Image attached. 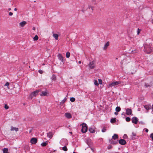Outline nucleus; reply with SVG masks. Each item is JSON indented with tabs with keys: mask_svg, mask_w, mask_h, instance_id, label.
<instances>
[{
	"mask_svg": "<svg viewBox=\"0 0 153 153\" xmlns=\"http://www.w3.org/2000/svg\"><path fill=\"white\" fill-rule=\"evenodd\" d=\"M67 98L65 97L62 101L60 102V105H62L65 102L66 100H67Z\"/></svg>",
	"mask_w": 153,
	"mask_h": 153,
	"instance_id": "b1692460",
	"label": "nucleus"
},
{
	"mask_svg": "<svg viewBox=\"0 0 153 153\" xmlns=\"http://www.w3.org/2000/svg\"><path fill=\"white\" fill-rule=\"evenodd\" d=\"M75 99L74 97H71L70 99V100L72 102H74L75 101Z\"/></svg>",
	"mask_w": 153,
	"mask_h": 153,
	"instance_id": "c756f323",
	"label": "nucleus"
},
{
	"mask_svg": "<svg viewBox=\"0 0 153 153\" xmlns=\"http://www.w3.org/2000/svg\"><path fill=\"white\" fill-rule=\"evenodd\" d=\"M126 114L128 115H131L132 114V110L129 108H128L127 109H126Z\"/></svg>",
	"mask_w": 153,
	"mask_h": 153,
	"instance_id": "0eeeda50",
	"label": "nucleus"
},
{
	"mask_svg": "<svg viewBox=\"0 0 153 153\" xmlns=\"http://www.w3.org/2000/svg\"><path fill=\"white\" fill-rule=\"evenodd\" d=\"M150 137L152 138V140H153V133H152L151 134Z\"/></svg>",
	"mask_w": 153,
	"mask_h": 153,
	"instance_id": "ea45409f",
	"label": "nucleus"
},
{
	"mask_svg": "<svg viewBox=\"0 0 153 153\" xmlns=\"http://www.w3.org/2000/svg\"><path fill=\"white\" fill-rule=\"evenodd\" d=\"M66 56L67 58H69L70 56V52H67L66 53Z\"/></svg>",
	"mask_w": 153,
	"mask_h": 153,
	"instance_id": "bb28decb",
	"label": "nucleus"
},
{
	"mask_svg": "<svg viewBox=\"0 0 153 153\" xmlns=\"http://www.w3.org/2000/svg\"><path fill=\"white\" fill-rule=\"evenodd\" d=\"M109 45V42H106V43L105 44V45H104V46L103 47V49L104 50H105L108 47Z\"/></svg>",
	"mask_w": 153,
	"mask_h": 153,
	"instance_id": "2eb2a0df",
	"label": "nucleus"
},
{
	"mask_svg": "<svg viewBox=\"0 0 153 153\" xmlns=\"http://www.w3.org/2000/svg\"><path fill=\"white\" fill-rule=\"evenodd\" d=\"M123 137L124 138L126 139V138H128V137H127V136L126 134H125L123 136Z\"/></svg>",
	"mask_w": 153,
	"mask_h": 153,
	"instance_id": "58836bf2",
	"label": "nucleus"
},
{
	"mask_svg": "<svg viewBox=\"0 0 153 153\" xmlns=\"http://www.w3.org/2000/svg\"><path fill=\"white\" fill-rule=\"evenodd\" d=\"M33 30H35V29H36V28H35V27H33Z\"/></svg>",
	"mask_w": 153,
	"mask_h": 153,
	"instance_id": "8fccbe9b",
	"label": "nucleus"
},
{
	"mask_svg": "<svg viewBox=\"0 0 153 153\" xmlns=\"http://www.w3.org/2000/svg\"><path fill=\"white\" fill-rule=\"evenodd\" d=\"M58 59L62 62H63V56L61 54H59L57 55Z\"/></svg>",
	"mask_w": 153,
	"mask_h": 153,
	"instance_id": "1a4fd4ad",
	"label": "nucleus"
},
{
	"mask_svg": "<svg viewBox=\"0 0 153 153\" xmlns=\"http://www.w3.org/2000/svg\"><path fill=\"white\" fill-rule=\"evenodd\" d=\"M112 148V146L111 145H109L108 147V149H110Z\"/></svg>",
	"mask_w": 153,
	"mask_h": 153,
	"instance_id": "a19ab883",
	"label": "nucleus"
},
{
	"mask_svg": "<svg viewBox=\"0 0 153 153\" xmlns=\"http://www.w3.org/2000/svg\"><path fill=\"white\" fill-rule=\"evenodd\" d=\"M11 10V9L10 8H9L8 9V10H9V11H10V10Z\"/></svg>",
	"mask_w": 153,
	"mask_h": 153,
	"instance_id": "5fc2aeb1",
	"label": "nucleus"
},
{
	"mask_svg": "<svg viewBox=\"0 0 153 153\" xmlns=\"http://www.w3.org/2000/svg\"><path fill=\"white\" fill-rule=\"evenodd\" d=\"M141 30L139 29V28H138L137 30V35H139L140 33V31Z\"/></svg>",
	"mask_w": 153,
	"mask_h": 153,
	"instance_id": "f704fd0d",
	"label": "nucleus"
},
{
	"mask_svg": "<svg viewBox=\"0 0 153 153\" xmlns=\"http://www.w3.org/2000/svg\"><path fill=\"white\" fill-rule=\"evenodd\" d=\"M53 36L55 38L56 40H57L58 39V35L56 33H53Z\"/></svg>",
	"mask_w": 153,
	"mask_h": 153,
	"instance_id": "a211bd4d",
	"label": "nucleus"
},
{
	"mask_svg": "<svg viewBox=\"0 0 153 153\" xmlns=\"http://www.w3.org/2000/svg\"><path fill=\"white\" fill-rule=\"evenodd\" d=\"M88 9H89L90 8L91 9V10H94V7L91 6V5H88Z\"/></svg>",
	"mask_w": 153,
	"mask_h": 153,
	"instance_id": "2f4dec72",
	"label": "nucleus"
},
{
	"mask_svg": "<svg viewBox=\"0 0 153 153\" xmlns=\"http://www.w3.org/2000/svg\"><path fill=\"white\" fill-rule=\"evenodd\" d=\"M115 110L117 112H119L121 110V108H120V107L117 106L115 108Z\"/></svg>",
	"mask_w": 153,
	"mask_h": 153,
	"instance_id": "4be33fe9",
	"label": "nucleus"
},
{
	"mask_svg": "<svg viewBox=\"0 0 153 153\" xmlns=\"http://www.w3.org/2000/svg\"><path fill=\"white\" fill-rule=\"evenodd\" d=\"M106 130V129L105 127H103L102 130V132H105Z\"/></svg>",
	"mask_w": 153,
	"mask_h": 153,
	"instance_id": "72a5a7b5",
	"label": "nucleus"
},
{
	"mask_svg": "<svg viewBox=\"0 0 153 153\" xmlns=\"http://www.w3.org/2000/svg\"><path fill=\"white\" fill-rule=\"evenodd\" d=\"M112 138L115 140L118 138V135L116 134H114L112 137Z\"/></svg>",
	"mask_w": 153,
	"mask_h": 153,
	"instance_id": "f3484780",
	"label": "nucleus"
},
{
	"mask_svg": "<svg viewBox=\"0 0 153 153\" xmlns=\"http://www.w3.org/2000/svg\"><path fill=\"white\" fill-rule=\"evenodd\" d=\"M152 22L153 24V18L152 20Z\"/></svg>",
	"mask_w": 153,
	"mask_h": 153,
	"instance_id": "4d7b16f0",
	"label": "nucleus"
},
{
	"mask_svg": "<svg viewBox=\"0 0 153 153\" xmlns=\"http://www.w3.org/2000/svg\"><path fill=\"white\" fill-rule=\"evenodd\" d=\"M40 90H37L32 92L30 95V98L32 99L34 97H36L38 94V93L40 91Z\"/></svg>",
	"mask_w": 153,
	"mask_h": 153,
	"instance_id": "f03ea898",
	"label": "nucleus"
},
{
	"mask_svg": "<svg viewBox=\"0 0 153 153\" xmlns=\"http://www.w3.org/2000/svg\"><path fill=\"white\" fill-rule=\"evenodd\" d=\"M95 62L94 61H93L90 62L88 65L90 68L91 69L94 68L95 66Z\"/></svg>",
	"mask_w": 153,
	"mask_h": 153,
	"instance_id": "7ed1b4c3",
	"label": "nucleus"
},
{
	"mask_svg": "<svg viewBox=\"0 0 153 153\" xmlns=\"http://www.w3.org/2000/svg\"><path fill=\"white\" fill-rule=\"evenodd\" d=\"M48 94V93L46 91H42L41 94H40V96H47Z\"/></svg>",
	"mask_w": 153,
	"mask_h": 153,
	"instance_id": "f8f14e48",
	"label": "nucleus"
},
{
	"mask_svg": "<svg viewBox=\"0 0 153 153\" xmlns=\"http://www.w3.org/2000/svg\"><path fill=\"white\" fill-rule=\"evenodd\" d=\"M38 36L37 35H36L33 39L34 41H36L38 40Z\"/></svg>",
	"mask_w": 153,
	"mask_h": 153,
	"instance_id": "a878e982",
	"label": "nucleus"
},
{
	"mask_svg": "<svg viewBox=\"0 0 153 153\" xmlns=\"http://www.w3.org/2000/svg\"><path fill=\"white\" fill-rule=\"evenodd\" d=\"M73 153H76V152H74Z\"/></svg>",
	"mask_w": 153,
	"mask_h": 153,
	"instance_id": "052dcab7",
	"label": "nucleus"
},
{
	"mask_svg": "<svg viewBox=\"0 0 153 153\" xmlns=\"http://www.w3.org/2000/svg\"><path fill=\"white\" fill-rule=\"evenodd\" d=\"M94 84L96 86L98 85L99 83H98L97 80H94Z\"/></svg>",
	"mask_w": 153,
	"mask_h": 153,
	"instance_id": "7c9ffc66",
	"label": "nucleus"
},
{
	"mask_svg": "<svg viewBox=\"0 0 153 153\" xmlns=\"http://www.w3.org/2000/svg\"><path fill=\"white\" fill-rule=\"evenodd\" d=\"M132 134L134 136H136V134L134 132H132Z\"/></svg>",
	"mask_w": 153,
	"mask_h": 153,
	"instance_id": "a18cd8bd",
	"label": "nucleus"
},
{
	"mask_svg": "<svg viewBox=\"0 0 153 153\" xmlns=\"http://www.w3.org/2000/svg\"><path fill=\"white\" fill-rule=\"evenodd\" d=\"M97 4V3H94V4Z\"/></svg>",
	"mask_w": 153,
	"mask_h": 153,
	"instance_id": "bf43d9fd",
	"label": "nucleus"
},
{
	"mask_svg": "<svg viewBox=\"0 0 153 153\" xmlns=\"http://www.w3.org/2000/svg\"><path fill=\"white\" fill-rule=\"evenodd\" d=\"M62 149L65 151H67L68 150V149L66 146H64L62 147Z\"/></svg>",
	"mask_w": 153,
	"mask_h": 153,
	"instance_id": "cd10ccee",
	"label": "nucleus"
},
{
	"mask_svg": "<svg viewBox=\"0 0 153 153\" xmlns=\"http://www.w3.org/2000/svg\"><path fill=\"white\" fill-rule=\"evenodd\" d=\"M9 106L6 104L5 105V106H4V108L6 109H7L9 108Z\"/></svg>",
	"mask_w": 153,
	"mask_h": 153,
	"instance_id": "e433bc0d",
	"label": "nucleus"
},
{
	"mask_svg": "<svg viewBox=\"0 0 153 153\" xmlns=\"http://www.w3.org/2000/svg\"><path fill=\"white\" fill-rule=\"evenodd\" d=\"M9 15L10 16H12L13 15V13L11 12H10L9 13Z\"/></svg>",
	"mask_w": 153,
	"mask_h": 153,
	"instance_id": "37998d69",
	"label": "nucleus"
},
{
	"mask_svg": "<svg viewBox=\"0 0 153 153\" xmlns=\"http://www.w3.org/2000/svg\"><path fill=\"white\" fill-rule=\"evenodd\" d=\"M65 117L68 118H70L71 117V114L68 113H66L65 114Z\"/></svg>",
	"mask_w": 153,
	"mask_h": 153,
	"instance_id": "4468645a",
	"label": "nucleus"
},
{
	"mask_svg": "<svg viewBox=\"0 0 153 153\" xmlns=\"http://www.w3.org/2000/svg\"><path fill=\"white\" fill-rule=\"evenodd\" d=\"M116 59H117V58H116Z\"/></svg>",
	"mask_w": 153,
	"mask_h": 153,
	"instance_id": "0e129e2a",
	"label": "nucleus"
},
{
	"mask_svg": "<svg viewBox=\"0 0 153 153\" xmlns=\"http://www.w3.org/2000/svg\"><path fill=\"white\" fill-rule=\"evenodd\" d=\"M144 48V51L146 52L147 53H149L151 52L152 50L151 49H149V48H147L146 47H145Z\"/></svg>",
	"mask_w": 153,
	"mask_h": 153,
	"instance_id": "423d86ee",
	"label": "nucleus"
},
{
	"mask_svg": "<svg viewBox=\"0 0 153 153\" xmlns=\"http://www.w3.org/2000/svg\"><path fill=\"white\" fill-rule=\"evenodd\" d=\"M149 130L147 129H146L145 130V131L146 132H148Z\"/></svg>",
	"mask_w": 153,
	"mask_h": 153,
	"instance_id": "09e8293b",
	"label": "nucleus"
},
{
	"mask_svg": "<svg viewBox=\"0 0 153 153\" xmlns=\"http://www.w3.org/2000/svg\"><path fill=\"white\" fill-rule=\"evenodd\" d=\"M14 10L15 11H16L17 10V9L16 8H15L14 9Z\"/></svg>",
	"mask_w": 153,
	"mask_h": 153,
	"instance_id": "603ef678",
	"label": "nucleus"
},
{
	"mask_svg": "<svg viewBox=\"0 0 153 153\" xmlns=\"http://www.w3.org/2000/svg\"><path fill=\"white\" fill-rule=\"evenodd\" d=\"M14 130H15L16 131H19V129L18 128L14 127L13 126H12L11 127V131H13Z\"/></svg>",
	"mask_w": 153,
	"mask_h": 153,
	"instance_id": "dca6fc26",
	"label": "nucleus"
},
{
	"mask_svg": "<svg viewBox=\"0 0 153 153\" xmlns=\"http://www.w3.org/2000/svg\"><path fill=\"white\" fill-rule=\"evenodd\" d=\"M69 133H70L71 134H72V132H69Z\"/></svg>",
	"mask_w": 153,
	"mask_h": 153,
	"instance_id": "6e6d98bb",
	"label": "nucleus"
},
{
	"mask_svg": "<svg viewBox=\"0 0 153 153\" xmlns=\"http://www.w3.org/2000/svg\"><path fill=\"white\" fill-rule=\"evenodd\" d=\"M89 131L91 133H93L94 132L95 130L94 129L92 128H90L89 129Z\"/></svg>",
	"mask_w": 153,
	"mask_h": 153,
	"instance_id": "aec40b11",
	"label": "nucleus"
},
{
	"mask_svg": "<svg viewBox=\"0 0 153 153\" xmlns=\"http://www.w3.org/2000/svg\"><path fill=\"white\" fill-rule=\"evenodd\" d=\"M114 114L115 115H117L118 114V113L117 112H115Z\"/></svg>",
	"mask_w": 153,
	"mask_h": 153,
	"instance_id": "de8ad7c7",
	"label": "nucleus"
},
{
	"mask_svg": "<svg viewBox=\"0 0 153 153\" xmlns=\"http://www.w3.org/2000/svg\"><path fill=\"white\" fill-rule=\"evenodd\" d=\"M98 81H99V83L100 84H101L102 83V81L101 79H98Z\"/></svg>",
	"mask_w": 153,
	"mask_h": 153,
	"instance_id": "4c0bfd02",
	"label": "nucleus"
},
{
	"mask_svg": "<svg viewBox=\"0 0 153 153\" xmlns=\"http://www.w3.org/2000/svg\"><path fill=\"white\" fill-rule=\"evenodd\" d=\"M81 125L82 126V131L83 133H85L88 130V127L86 124L84 123Z\"/></svg>",
	"mask_w": 153,
	"mask_h": 153,
	"instance_id": "f257e3e1",
	"label": "nucleus"
},
{
	"mask_svg": "<svg viewBox=\"0 0 153 153\" xmlns=\"http://www.w3.org/2000/svg\"><path fill=\"white\" fill-rule=\"evenodd\" d=\"M70 126H68V127H70Z\"/></svg>",
	"mask_w": 153,
	"mask_h": 153,
	"instance_id": "e2e57ef3",
	"label": "nucleus"
},
{
	"mask_svg": "<svg viewBox=\"0 0 153 153\" xmlns=\"http://www.w3.org/2000/svg\"><path fill=\"white\" fill-rule=\"evenodd\" d=\"M120 83V82L119 81H118H118H116V82H113L111 83L110 85V86H115V85H117L118 84H119Z\"/></svg>",
	"mask_w": 153,
	"mask_h": 153,
	"instance_id": "9d476101",
	"label": "nucleus"
},
{
	"mask_svg": "<svg viewBox=\"0 0 153 153\" xmlns=\"http://www.w3.org/2000/svg\"><path fill=\"white\" fill-rule=\"evenodd\" d=\"M53 134L52 132H49L48 133H47V136L50 139H51L53 135Z\"/></svg>",
	"mask_w": 153,
	"mask_h": 153,
	"instance_id": "9b49d317",
	"label": "nucleus"
},
{
	"mask_svg": "<svg viewBox=\"0 0 153 153\" xmlns=\"http://www.w3.org/2000/svg\"><path fill=\"white\" fill-rule=\"evenodd\" d=\"M3 153H9L8 152V149L7 148H4L3 149Z\"/></svg>",
	"mask_w": 153,
	"mask_h": 153,
	"instance_id": "412c9836",
	"label": "nucleus"
},
{
	"mask_svg": "<svg viewBox=\"0 0 153 153\" xmlns=\"http://www.w3.org/2000/svg\"><path fill=\"white\" fill-rule=\"evenodd\" d=\"M131 119L129 117H127L126 118V120L127 122H129L130 121Z\"/></svg>",
	"mask_w": 153,
	"mask_h": 153,
	"instance_id": "473e14b6",
	"label": "nucleus"
},
{
	"mask_svg": "<svg viewBox=\"0 0 153 153\" xmlns=\"http://www.w3.org/2000/svg\"><path fill=\"white\" fill-rule=\"evenodd\" d=\"M47 142L42 143H41V145L43 146H45L47 145Z\"/></svg>",
	"mask_w": 153,
	"mask_h": 153,
	"instance_id": "c85d7f7f",
	"label": "nucleus"
},
{
	"mask_svg": "<svg viewBox=\"0 0 153 153\" xmlns=\"http://www.w3.org/2000/svg\"><path fill=\"white\" fill-rule=\"evenodd\" d=\"M53 80L55 81L56 79V76L54 74L52 75V77L51 78Z\"/></svg>",
	"mask_w": 153,
	"mask_h": 153,
	"instance_id": "393cba45",
	"label": "nucleus"
},
{
	"mask_svg": "<svg viewBox=\"0 0 153 153\" xmlns=\"http://www.w3.org/2000/svg\"><path fill=\"white\" fill-rule=\"evenodd\" d=\"M87 143L88 145V143L87 142Z\"/></svg>",
	"mask_w": 153,
	"mask_h": 153,
	"instance_id": "680f3d73",
	"label": "nucleus"
},
{
	"mask_svg": "<svg viewBox=\"0 0 153 153\" xmlns=\"http://www.w3.org/2000/svg\"><path fill=\"white\" fill-rule=\"evenodd\" d=\"M37 141V139L35 138H33L30 140V142L33 144H35Z\"/></svg>",
	"mask_w": 153,
	"mask_h": 153,
	"instance_id": "6e6552de",
	"label": "nucleus"
},
{
	"mask_svg": "<svg viewBox=\"0 0 153 153\" xmlns=\"http://www.w3.org/2000/svg\"><path fill=\"white\" fill-rule=\"evenodd\" d=\"M39 72L41 74H42V73H43V71L41 70H39Z\"/></svg>",
	"mask_w": 153,
	"mask_h": 153,
	"instance_id": "79ce46f5",
	"label": "nucleus"
},
{
	"mask_svg": "<svg viewBox=\"0 0 153 153\" xmlns=\"http://www.w3.org/2000/svg\"><path fill=\"white\" fill-rule=\"evenodd\" d=\"M145 86H146V87H149L150 86V85H147L146 83L145 84Z\"/></svg>",
	"mask_w": 153,
	"mask_h": 153,
	"instance_id": "c03bdc74",
	"label": "nucleus"
},
{
	"mask_svg": "<svg viewBox=\"0 0 153 153\" xmlns=\"http://www.w3.org/2000/svg\"><path fill=\"white\" fill-rule=\"evenodd\" d=\"M27 24V22L25 21H23L19 23V25L22 27H23L24 26Z\"/></svg>",
	"mask_w": 153,
	"mask_h": 153,
	"instance_id": "ddd939ff",
	"label": "nucleus"
},
{
	"mask_svg": "<svg viewBox=\"0 0 153 153\" xmlns=\"http://www.w3.org/2000/svg\"><path fill=\"white\" fill-rule=\"evenodd\" d=\"M116 122V118H112L111 120V122L112 123H115Z\"/></svg>",
	"mask_w": 153,
	"mask_h": 153,
	"instance_id": "5701e85b",
	"label": "nucleus"
},
{
	"mask_svg": "<svg viewBox=\"0 0 153 153\" xmlns=\"http://www.w3.org/2000/svg\"><path fill=\"white\" fill-rule=\"evenodd\" d=\"M132 122L133 123L137 124L138 122L137 118L135 117H133L132 119Z\"/></svg>",
	"mask_w": 153,
	"mask_h": 153,
	"instance_id": "39448f33",
	"label": "nucleus"
},
{
	"mask_svg": "<svg viewBox=\"0 0 153 153\" xmlns=\"http://www.w3.org/2000/svg\"><path fill=\"white\" fill-rule=\"evenodd\" d=\"M111 143H112V144H115L116 143H112V142H111Z\"/></svg>",
	"mask_w": 153,
	"mask_h": 153,
	"instance_id": "13d9d810",
	"label": "nucleus"
},
{
	"mask_svg": "<svg viewBox=\"0 0 153 153\" xmlns=\"http://www.w3.org/2000/svg\"><path fill=\"white\" fill-rule=\"evenodd\" d=\"M78 62L79 64H81V62L80 61H79Z\"/></svg>",
	"mask_w": 153,
	"mask_h": 153,
	"instance_id": "864d4df0",
	"label": "nucleus"
},
{
	"mask_svg": "<svg viewBox=\"0 0 153 153\" xmlns=\"http://www.w3.org/2000/svg\"><path fill=\"white\" fill-rule=\"evenodd\" d=\"M32 131H33V129H31L29 131V133H31L32 132Z\"/></svg>",
	"mask_w": 153,
	"mask_h": 153,
	"instance_id": "49530a36",
	"label": "nucleus"
},
{
	"mask_svg": "<svg viewBox=\"0 0 153 153\" xmlns=\"http://www.w3.org/2000/svg\"><path fill=\"white\" fill-rule=\"evenodd\" d=\"M96 0H91V1L93 2H96Z\"/></svg>",
	"mask_w": 153,
	"mask_h": 153,
	"instance_id": "3c124183",
	"label": "nucleus"
},
{
	"mask_svg": "<svg viewBox=\"0 0 153 153\" xmlns=\"http://www.w3.org/2000/svg\"><path fill=\"white\" fill-rule=\"evenodd\" d=\"M144 107L147 110L151 109V105L149 106L146 105L144 106Z\"/></svg>",
	"mask_w": 153,
	"mask_h": 153,
	"instance_id": "6ab92c4d",
	"label": "nucleus"
},
{
	"mask_svg": "<svg viewBox=\"0 0 153 153\" xmlns=\"http://www.w3.org/2000/svg\"><path fill=\"white\" fill-rule=\"evenodd\" d=\"M9 83L8 82H7L6 83V84H5L4 85L5 86H7L8 88H9L8 86H9Z\"/></svg>",
	"mask_w": 153,
	"mask_h": 153,
	"instance_id": "c9c22d12",
	"label": "nucleus"
},
{
	"mask_svg": "<svg viewBox=\"0 0 153 153\" xmlns=\"http://www.w3.org/2000/svg\"><path fill=\"white\" fill-rule=\"evenodd\" d=\"M119 143L121 145H124L126 144V142L125 140L121 139L119 140Z\"/></svg>",
	"mask_w": 153,
	"mask_h": 153,
	"instance_id": "20e7f679",
	"label": "nucleus"
}]
</instances>
